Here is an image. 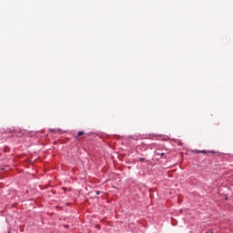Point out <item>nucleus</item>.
<instances>
[{"mask_svg": "<svg viewBox=\"0 0 233 233\" xmlns=\"http://www.w3.org/2000/svg\"><path fill=\"white\" fill-rule=\"evenodd\" d=\"M195 154H208L207 150H196Z\"/></svg>", "mask_w": 233, "mask_h": 233, "instance_id": "obj_1", "label": "nucleus"}, {"mask_svg": "<svg viewBox=\"0 0 233 233\" xmlns=\"http://www.w3.org/2000/svg\"><path fill=\"white\" fill-rule=\"evenodd\" d=\"M81 136H85V132L79 131L76 138L77 139L78 137H81Z\"/></svg>", "mask_w": 233, "mask_h": 233, "instance_id": "obj_2", "label": "nucleus"}, {"mask_svg": "<svg viewBox=\"0 0 233 233\" xmlns=\"http://www.w3.org/2000/svg\"><path fill=\"white\" fill-rule=\"evenodd\" d=\"M96 196H99V194H101V191L96 190Z\"/></svg>", "mask_w": 233, "mask_h": 233, "instance_id": "obj_3", "label": "nucleus"}, {"mask_svg": "<svg viewBox=\"0 0 233 233\" xmlns=\"http://www.w3.org/2000/svg\"><path fill=\"white\" fill-rule=\"evenodd\" d=\"M138 161H141V162H143V161H145V158H143V157H140V158H138Z\"/></svg>", "mask_w": 233, "mask_h": 233, "instance_id": "obj_4", "label": "nucleus"}, {"mask_svg": "<svg viewBox=\"0 0 233 233\" xmlns=\"http://www.w3.org/2000/svg\"><path fill=\"white\" fill-rule=\"evenodd\" d=\"M160 156H161V157H163V156H165V153H161Z\"/></svg>", "mask_w": 233, "mask_h": 233, "instance_id": "obj_5", "label": "nucleus"}, {"mask_svg": "<svg viewBox=\"0 0 233 233\" xmlns=\"http://www.w3.org/2000/svg\"><path fill=\"white\" fill-rule=\"evenodd\" d=\"M155 154H157V156H159V153H157V151H155Z\"/></svg>", "mask_w": 233, "mask_h": 233, "instance_id": "obj_6", "label": "nucleus"}, {"mask_svg": "<svg viewBox=\"0 0 233 233\" xmlns=\"http://www.w3.org/2000/svg\"><path fill=\"white\" fill-rule=\"evenodd\" d=\"M207 233H214V231H208Z\"/></svg>", "mask_w": 233, "mask_h": 233, "instance_id": "obj_7", "label": "nucleus"}]
</instances>
